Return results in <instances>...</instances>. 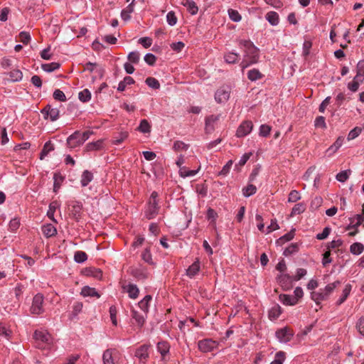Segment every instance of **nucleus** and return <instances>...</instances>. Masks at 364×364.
Instances as JSON below:
<instances>
[{"label": "nucleus", "mask_w": 364, "mask_h": 364, "mask_svg": "<svg viewBox=\"0 0 364 364\" xmlns=\"http://www.w3.org/2000/svg\"><path fill=\"white\" fill-rule=\"evenodd\" d=\"M122 288L128 293L129 298L135 299L138 297L139 290L136 284H129L127 285L122 286Z\"/></svg>", "instance_id": "a211bd4d"}, {"label": "nucleus", "mask_w": 364, "mask_h": 364, "mask_svg": "<svg viewBox=\"0 0 364 364\" xmlns=\"http://www.w3.org/2000/svg\"><path fill=\"white\" fill-rule=\"evenodd\" d=\"M351 289L352 286L350 284L346 285L344 289L343 290V293L341 298L336 301L337 306H340L347 299L348 296L350 293Z\"/></svg>", "instance_id": "c756f323"}, {"label": "nucleus", "mask_w": 364, "mask_h": 364, "mask_svg": "<svg viewBox=\"0 0 364 364\" xmlns=\"http://www.w3.org/2000/svg\"><path fill=\"white\" fill-rule=\"evenodd\" d=\"M42 114H44V117L50 119L53 122L58 119L59 117V110L58 108H53L50 105H47L42 110Z\"/></svg>", "instance_id": "ddd939ff"}, {"label": "nucleus", "mask_w": 364, "mask_h": 364, "mask_svg": "<svg viewBox=\"0 0 364 364\" xmlns=\"http://www.w3.org/2000/svg\"><path fill=\"white\" fill-rule=\"evenodd\" d=\"M167 23L173 26L177 23V17L173 11H169L166 15Z\"/></svg>", "instance_id": "774afa93"}, {"label": "nucleus", "mask_w": 364, "mask_h": 364, "mask_svg": "<svg viewBox=\"0 0 364 364\" xmlns=\"http://www.w3.org/2000/svg\"><path fill=\"white\" fill-rule=\"evenodd\" d=\"M285 358V353L284 351H279L276 353L274 360L270 364H283Z\"/></svg>", "instance_id": "bf43d9fd"}, {"label": "nucleus", "mask_w": 364, "mask_h": 364, "mask_svg": "<svg viewBox=\"0 0 364 364\" xmlns=\"http://www.w3.org/2000/svg\"><path fill=\"white\" fill-rule=\"evenodd\" d=\"M128 272L134 278L140 279H146L148 277V273L142 268L131 267Z\"/></svg>", "instance_id": "f3484780"}, {"label": "nucleus", "mask_w": 364, "mask_h": 364, "mask_svg": "<svg viewBox=\"0 0 364 364\" xmlns=\"http://www.w3.org/2000/svg\"><path fill=\"white\" fill-rule=\"evenodd\" d=\"M157 350L164 358L169 352L170 344L168 341H162L157 343Z\"/></svg>", "instance_id": "aec40b11"}, {"label": "nucleus", "mask_w": 364, "mask_h": 364, "mask_svg": "<svg viewBox=\"0 0 364 364\" xmlns=\"http://www.w3.org/2000/svg\"><path fill=\"white\" fill-rule=\"evenodd\" d=\"M42 232L46 237H53L57 234V230L52 224L43 225Z\"/></svg>", "instance_id": "4be33fe9"}, {"label": "nucleus", "mask_w": 364, "mask_h": 364, "mask_svg": "<svg viewBox=\"0 0 364 364\" xmlns=\"http://www.w3.org/2000/svg\"><path fill=\"white\" fill-rule=\"evenodd\" d=\"M362 132V128L359 127H356L352 130L350 131L348 135V140H352L355 139L357 136L360 135V134Z\"/></svg>", "instance_id": "e2e57ef3"}, {"label": "nucleus", "mask_w": 364, "mask_h": 364, "mask_svg": "<svg viewBox=\"0 0 364 364\" xmlns=\"http://www.w3.org/2000/svg\"><path fill=\"white\" fill-rule=\"evenodd\" d=\"M306 210V205L304 203H299L293 207L290 217H294L296 215H299L304 213Z\"/></svg>", "instance_id": "c9c22d12"}, {"label": "nucleus", "mask_w": 364, "mask_h": 364, "mask_svg": "<svg viewBox=\"0 0 364 364\" xmlns=\"http://www.w3.org/2000/svg\"><path fill=\"white\" fill-rule=\"evenodd\" d=\"M228 12L230 18L232 21L239 22L241 20L242 16L237 10H235L232 9H229Z\"/></svg>", "instance_id": "6e6d98bb"}, {"label": "nucleus", "mask_w": 364, "mask_h": 364, "mask_svg": "<svg viewBox=\"0 0 364 364\" xmlns=\"http://www.w3.org/2000/svg\"><path fill=\"white\" fill-rule=\"evenodd\" d=\"M132 317L134 318L137 323V325L139 327H142L145 319L143 315L140 314L138 311H136L135 309L132 310Z\"/></svg>", "instance_id": "ea45409f"}, {"label": "nucleus", "mask_w": 364, "mask_h": 364, "mask_svg": "<svg viewBox=\"0 0 364 364\" xmlns=\"http://www.w3.org/2000/svg\"><path fill=\"white\" fill-rule=\"evenodd\" d=\"M87 259V255L83 251H76L74 255V260L77 263H82Z\"/></svg>", "instance_id": "a18cd8bd"}, {"label": "nucleus", "mask_w": 364, "mask_h": 364, "mask_svg": "<svg viewBox=\"0 0 364 364\" xmlns=\"http://www.w3.org/2000/svg\"><path fill=\"white\" fill-rule=\"evenodd\" d=\"M257 191V188L255 185L249 184L242 188V193L245 197H249L255 194Z\"/></svg>", "instance_id": "864d4df0"}, {"label": "nucleus", "mask_w": 364, "mask_h": 364, "mask_svg": "<svg viewBox=\"0 0 364 364\" xmlns=\"http://www.w3.org/2000/svg\"><path fill=\"white\" fill-rule=\"evenodd\" d=\"M363 82V79H357V77H354L353 81L348 84V88L352 92H356L360 83Z\"/></svg>", "instance_id": "49530a36"}, {"label": "nucleus", "mask_w": 364, "mask_h": 364, "mask_svg": "<svg viewBox=\"0 0 364 364\" xmlns=\"http://www.w3.org/2000/svg\"><path fill=\"white\" fill-rule=\"evenodd\" d=\"M278 282L282 287L285 289H289L292 287V282L294 281L292 276L287 274H282L278 276Z\"/></svg>", "instance_id": "dca6fc26"}, {"label": "nucleus", "mask_w": 364, "mask_h": 364, "mask_svg": "<svg viewBox=\"0 0 364 364\" xmlns=\"http://www.w3.org/2000/svg\"><path fill=\"white\" fill-rule=\"evenodd\" d=\"M70 212L69 215L71 218L74 219L76 221H79V220L82 217V204L79 201H73L70 205Z\"/></svg>", "instance_id": "0eeeda50"}, {"label": "nucleus", "mask_w": 364, "mask_h": 364, "mask_svg": "<svg viewBox=\"0 0 364 364\" xmlns=\"http://www.w3.org/2000/svg\"><path fill=\"white\" fill-rule=\"evenodd\" d=\"M44 296L41 294H37L34 296L30 311L32 314L39 315L44 311L43 309Z\"/></svg>", "instance_id": "39448f33"}, {"label": "nucleus", "mask_w": 364, "mask_h": 364, "mask_svg": "<svg viewBox=\"0 0 364 364\" xmlns=\"http://www.w3.org/2000/svg\"><path fill=\"white\" fill-rule=\"evenodd\" d=\"M119 352L115 348H108L104 351L102 360L104 364H115L114 360Z\"/></svg>", "instance_id": "f8f14e48"}, {"label": "nucleus", "mask_w": 364, "mask_h": 364, "mask_svg": "<svg viewBox=\"0 0 364 364\" xmlns=\"http://www.w3.org/2000/svg\"><path fill=\"white\" fill-rule=\"evenodd\" d=\"M294 231L291 230V231L287 232V234H285L284 235L282 236L281 237H279L277 240V243L279 244V245H282L284 242L292 240L294 238Z\"/></svg>", "instance_id": "8fccbe9b"}, {"label": "nucleus", "mask_w": 364, "mask_h": 364, "mask_svg": "<svg viewBox=\"0 0 364 364\" xmlns=\"http://www.w3.org/2000/svg\"><path fill=\"white\" fill-rule=\"evenodd\" d=\"M279 300L284 305L293 306L297 304V299L288 294H280Z\"/></svg>", "instance_id": "b1692460"}, {"label": "nucleus", "mask_w": 364, "mask_h": 364, "mask_svg": "<svg viewBox=\"0 0 364 364\" xmlns=\"http://www.w3.org/2000/svg\"><path fill=\"white\" fill-rule=\"evenodd\" d=\"M200 262L197 259L186 270V274L189 277L192 278L195 277L200 271Z\"/></svg>", "instance_id": "6ab92c4d"}, {"label": "nucleus", "mask_w": 364, "mask_h": 364, "mask_svg": "<svg viewBox=\"0 0 364 364\" xmlns=\"http://www.w3.org/2000/svg\"><path fill=\"white\" fill-rule=\"evenodd\" d=\"M152 297L151 295H146L144 298L138 303L139 307L146 314L149 311V302L151 301Z\"/></svg>", "instance_id": "a878e982"}, {"label": "nucleus", "mask_w": 364, "mask_h": 364, "mask_svg": "<svg viewBox=\"0 0 364 364\" xmlns=\"http://www.w3.org/2000/svg\"><path fill=\"white\" fill-rule=\"evenodd\" d=\"M93 179V174L88 170L82 172L80 183L82 187L87 186Z\"/></svg>", "instance_id": "393cba45"}, {"label": "nucleus", "mask_w": 364, "mask_h": 364, "mask_svg": "<svg viewBox=\"0 0 364 364\" xmlns=\"http://www.w3.org/2000/svg\"><path fill=\"white\" fill-rule=\"evenodd\" d=\"M78 98L82 102H87L91 99V92L88 89H84L79 92Z\"/></svg>", "instance_id": "37998d69"}, {"label": "nucleus", "mask_w": 364, "mask_h": 364, "mask_svg": "<svg viewBox=\"0 0 364 364\" xmlns=\"http://www.w3.org/2000/svg\"><path fill=\"white\" fill-rule=\"evenodd\" d=\"M253 128V124L252 121L246 120L242 122L239 126L236 132V136L237 137H244L249 134Z\"/></svg>", "instance_id": "1a4fd4ad"}, {"label": "nucleus", "mask_w": 364, "mask_h": 364, "mask_svg": "<svg viewBox=\"0 0 364 364\" xmlns=\"http://www.w3.org/2000/svg\"><path fill=\"white\" fill-rule=\"evenodd\" d=\"M341 284L340 281H336L327 284L324 289H320L318 291L311 293V298L319 306L322 301L327 300L334 289Z\"/></svg>", "instance_id": "f03ea898"}, {"label": "nucleus", "mask_w": 364, "mask_h": 364, "mask_svg": "<svg viewBox=\"0 0 364 364\" xmlns=\"http://www.w3.org/2000/svg\"><path fill=\"white\" fill-rule=\"evenodd\" d=\"M343 141L344 138L343 136L338 137L336 141L328 149L327 151L330 152V154H334L342 146Z\"/></svg>", "instance_id": "4c0bfd02"}, {"label": "nucleus", "mask_w": 364, "mask_h": 364, "mask_svg": "<svg viewBox=\"0 0 364 364\" xmlns=\"http://www.w3.org/2000/svg\"><path fill=\"white\" fill-rule=\"evenodd\" d=\"M103 141L97 140V141L88 143L85 146V151H92L100 150L102 148Z\"/></svg>", "instance_id": "72a5a7b5"}, {"label": "nucleus", "mask_w": 364, "mask_h": 364, "mask_svg": "<svg viewBox=\"0 0 364 364\" xmlns=\"http://www.w3.org/2000/svg\"><path fill=\"white\" fill-rule=\"evenodd\" d=\"M293 331L288 327L279 328L276 331V336L281 342L287 343L291 341Z\"/></svg>", "instance_id": "9d476101"}, {"label": "nucleus", "mask_w": 364, "mask_h": 364, "mask_svg": "<svg viewBox=\"0 0 364 364\" xmlns=\"http://www.w3.org/2000/svg\"><path fill=\"white\" fill-rule=\"evenodd\" d=\"M87 274L90 275L97 279H101L102 277V272L100 269L90 267L87 269Z\"/></svg>", "instance_id": "de8ad7c7"}, {"label": "nucleus", "mask_w": 364, "mask_h": 364, "mask_svg": "<svg viewBox=\"0 0 364 364\" xmlns=\"http://www.w3.org/2000/svg\"><path fill=\"white\" fill-rule=\"evenodd\" d=\"M150 345L144 344L136 349L134 355L139 358V362L145 364L149 357V349Z\"/></svg>", "instance_id": "6e6552de"}, {"label": "nucleus", "mask_w": 364, "mask_h": 364, "mask_svg": "<svg viewBox=\"0 0 364 364\" xmlns=\"http://www.w3.org/2000/svg\"><path fill=\"white\" fill-rule=\"evenodd\" d=\"M300 198H301V196H300L299 192L296 190H293L289 194L288 202L295 203V202L298 201L299 200H300Z\"/></svg>", "instance_id": "680f3d73"}, {"label": "nucleus", "mask_w": 364, "mask_h": 364, "mask_svg": "<svg viewBox=\"0 0 364 364\" xmlns=\"http://www.w3.org/2000/svg\"><path fill=\"white\" fill-rule=\"evenodd\" d=\"M239 45L242 48L245 53L243 60L240 65L242 70H244V69L258 62L259 50L250 40H241Z\"/></svg>", "instance_id": "f257e3e1"}, {"label": "nucleus", "mask_w": 364, "mask_h": 364, "mask_svg": "<svg viewBox=\"0 0 364 364\" xmlns=\"http://www.w3.org/2000/svg\"><path fill=\"white\" fill-rule=\"evenodd\" d=\"M141 259L147 264L150 265L155 264L154 262L152 259V255L149 247L144 249V250L141 252Z\"/></svg>", "instance_id": "c85d7f7f"}, {"label": "nucleus", "mask_w": 364, "mask_h": 364, "mask_svg": "<svg viewBox=\"0 0 364 364\" xmlns=\"http://www.w3.org/2000/svg\"><path fill=\"white\" fill-rule=\"evenodd\" d=\"M183 5L187 8V10L191 14L194 15L197 14L198 9L193 1L184 0Z\"/></svg>", "instance_id": "473e14b6"}, {"label": "nucleus", "mask_w": 364, "mask_h": 364, "mask_svg": "<svg viewBox=\"0 0 364 364\" xmlns=\"http://www.w3.org/2000/svg\"><path fill=\"white\" fill-rule=\"evenodd\" d=\"M12 331L6 326V324L0 323V336L9 339L11 336Z\"/></svg>", "instance_id": "5fc2aeb1"}, {"label": "nucleus", "mask_w": 364, "mask_h": 364, "mask_svg": "<svg viewBox=\"0 0 364 364\" xmlns=\"http://www.w3.org/2000/svg\"><path fill=\"white\" fill-rule=\"evenodd\" d=\"M53 96L55 100L60 102H65L67 100L64 92L59 89H57L54 91Z\"/></svg>", "instance_id": "338daca9"}, {"label": "nucleus", "mask_w": 364, "mask_h": 364, "mask_svg": "<svg viewBox=\"0 0 364 364\" xmlns=\"http://www.w3.org/2000/svg\"><path fill=\"white\" fill-rule=\"evenodd\" d=\"M138 130L141 133H149L151 132V126L146 119H142L140 122Z\"/></svg>", "instance_id": "09e8293b"}, {"label": "nucleus", "mask_w": 364, "mask_h": 364, "mask_svg": "<svg viewBox=\"0 0 364 364\" xmlns=\"http://www.w3.org/2000/svg\"><path fill=\"white\" fill-rule=\"evenodd\" d=\"M263 75L259 72V70L254 68L248 71L247 77L251 81H256L263 77Z\"/></svg>", "instance_id": "7c9ffc66"}, {"label": "nucleus", "mask_w": 364, "mask_h": 364, "mask_svg": "<svg viewBox=\"0 0 364 364\" xmlns=\"http://www.w3.org/2000/svg\"><path fill=\"white\" fill-rule=\"evenodd\" d=\"M218 343L211 338H205L198 343V349L203 353H209L216 348Z\"/></svg>", "instance_id": "423d86ee"}, {"label": "nucleus", "mask_w": 364, "mask_h": 364, "mask_svg": "<svg viewBox=\"0 0 364 364\" xmlns=\"http://www.w3.org/2000/svg\"><path fill=\"white\" fill-rule=\"evenodd\" d=\"M83 304L81 301H75L73 305L72 314L73 316H76L79 313L82 311Z\"/></svg>", "instance_id": "69168bd1"}, {"label": "nucleus", "mask_w": 364, "mask_h": 364, "mask_svg": "<svg viewBox=\"0 0 364 364\" xmlns=\"http://www.w3.org/2000/svg\"><path fill=\"white\" fill-rule=\"evenodd\" d=\"M9 80L12 82L20 81L23 77L22 72L18 69H14L8 73Z\"/></svg>", "instance_id": "e433bc0d"}, {"label": "nucleus", "mask_w": 364, "mask_h": 364, "mask_svg": "<svg viewBox=\"0 0 364 364\" xmlns=\"http://www.w3.org/2000/svg\"><path fill=\"white\" fill-rule=\"evenodd\" d=\"M60 67V64L57 62H53L50 63H45L41 65V68L43 70L47 73L53 72L55 70H58Z\"/></svg>", "instance_id": "58836bf2"}, {"label": "nucleus", "mask_w": 364, "mask_h": 364, "mask_svg": "<svg viewBox=\"0 0 364 364\" xmlns=\"http://www.w3.org/2000/svg\"><path fill=\"white\" fill-rule=\"evenodd\" d=\"M36 347L45 349L50 343L51 336L46 331L36 330L33 333Z\"/></svg>", "instance_id": "20e7f679"}, {"label": "nucleus", "mask_w": 364, "mask_h": 364, "mask_svg": "<svg viewBox=\"0 0 364 364\" xmlns=\"http://www.w3.org/2000/svg\"><path fill=\"white\" fill-rule=\"evenodd\" d=\"M128 137V132H122L119 134V136H116L112 140V144L119 145L122 144Z\"/></svg>", "instance_id": "13d9d810"}, {"label": "nucleus", "mask_w": 364, "mask_h": 364, "mask_svg": "<svg viewBox=\"0 0 364 364\" xmlns=\"http://www.w3.org/2000/svg\"><path fill=\"white\" fill-rule=\"evenodd\" d=\"M299 250L298 243H291L284 251V255L289 256L297 252Z\"/></svg>", "instance_id": "c03bdc74"}, {"label": "nucleus", "mask_w": 364, "mask_h": 364, "mask_svg": "<svg viewBox=\"0 0 364 364\" xmlns=\"http://www.w3.org/2000/svg\"><path fill=\"white\" fill-rule=\"evenodd\" d=\"M266 19L272 26H276L279 23V15L275 11H269L265 16Z\"/></svg>", "instance_id": "f704fd0d"}, {"label": "nucleus", "mask_w": 364, "mask_h": 364, "mask_svg": "<svg viewBox=\"0 0 364 364\" xmlns=\"http://www.w3.org/2000/svg\"><path fill=\"white\" fill-rule=\"evenodd\" d=\"M54 185H53V191L57 192L58 190L60 187V183H62L64 180V177L62 176L60 173H54Z\"/></svg>", "instance_id": "3c124183"}, {"label": "nucleus", "mask_w": 364, "mask_h": 364, "mask_svg": "<svg viewBox=\"0 0 364 364\" xmlns=\"http://www.w3.org/2000/svg\"><path fill=\"white\" fill-rule=\"evenodd\" d=\"M364 251V245L360 242H354L350 246V252L353 255H358Z\"/></svg>", "instance_id": "2f4dec72"}, {"label": "nucleus", "mask_w": 364, "mask_h": 364, "mask_svg": "<svg viewBox=\"0 0 364 364\" xmlns=\"http://www.w3.org/2000/svg\"><path fill=\"white\" fill-rule=\"evenodd\" d=\"M240 55L237 53L229 52L224 55V59L227 63L235 64L238 62Z\"/></svg>", "instance_id": "bb28decb"}, {"label": "nucleus", "mask_w": 364, "mask_h": 364, "mask_svg": "<svg viewBox=\"0 0 364 364\" xmlns=\"http://www.w3.org/2000/svg\"><path fill=\"white\" fill-rule=\"evenodd\" d=\"M60 205L57 200L51 202L49 205V208L47 212L48 217L54 223H57V220L54 218L55 210L59 208Z\"/></svg>", "instance_id": "412c9836"}, {"label": "nucleus", "mask_w": 364, "mask_h": 364, "mask_svg": "<svg viewBox=\"0 0 364 364\" xmlns=\"http://www.w3.org/2000/svg\"><path fill=\"white\" fill-rule=\"evenodd\" d=\"M81 295L83 296H93L100 298V294L96 291L95 288L88 286L84 287L81 290Z\"/></svg>", "instance_id": "5701e85b"}, {"label": "nucleus", "mask_w": 364, "mask_h": 364, "mask_svg": "<svg viewBox=\"0 0 364 364\" xmlns=\"http://www.w3.org/2000/svg\"><path fill=\"white\" fill-rule=\"evenodd\" d=\"M188 146H189L188 144H186L181 141H176L173 143V149L176 151H183V150L186 151L188 149Z\"/></svg>", "instance_id": "0e129e2a"}, {"label": "nucleus", "mask_w": 364, "mask_h": 364, "mask_svg": "<svg viewBox=\"0 0 364 364\" xmlns=\"http://www.w3.org/2000/svg\"><path fill=\"white\" fill-rule=\"evenodd\" d=\"M134 11V4L133 2L129 4L126 9H123L121 12V17L124 21H127L130 19V14Z\"/></svg>", "instance_id": "a19ab883"}, {"label": "nucleus", "mask_w": 364, "mask_h": 364, "mask_svg": "<svg viewBox=\"0 0 364 364\" xmlns=\"http://www.w3.org/2000/svg\"><path fill=\"white\" fill-rule=\"evenodd\" d=\"M54 150V145L51 143L50 141H48L45 143L43 149L40 154V159L43 160L51 151Z\"/></svg>", "instance_id": "cd10ccee"}, {"label": "nucleus", "mask_w": 364, "mask_h": 364, "mask_svg": "<svg viewBox=\"0 0 364 364\" xmlns=\"http://www.w3.org/2000/svg\"><path fill=\"white\" fill-rule=\"evenodd\" d=\"M145 82L149 87H150L154 90H158L160 87V83H159V80L154 77H147L145 80Z\"/></svg>", "instance_id": "603ef678"}, {"label": "nucleus", "mask_w": 364, "mask_h": 364, "mask_svg": "<svg viewBox=\"0 0 364 364\" xmlns=\"http://www.w3.org/2000/svg\"><path fill=\"white\" fill-rule=\"evenodd\" d=\"M127 59L130 63L137 64L139 62L140 54L137 51H132L129 53Z\"/></svg>", "instance_id": "052dcab7"}, {"label": "nucleus", "mask_w": 364, "mask_h": 364, "mask_svg": "<svg viewBox=\"0 0 364 364\" xmlns=\"http://www.w3.org/2000/svg\"><path fill=\"white\" fill-rule=\"evenodd\" d=\"M198 169L189 170L188 168L183 166V167L180 168L179 174L181 177L186 178V177L195 176L198 173Z\"/></svg>", "instance_id": "79ce46f5"}, {"label": "nucleus", "mask_w": 364, "mask_h": 364, "mask_svg": "<svg viewBox=\"0 0 364 364\" xmlns=\"http://www.w3.org/2000/svg\"><path fill=\"white\" fill-rule=\"evenodd\" d=\"M220 119V115H210L205 118V130L208 134L212 133L215 130V124Z\"/></svg>", "instance_id": "4468645a"}, {"label": "nucleus", "mask_w": 364, "mask_h": 364, "mask_svg": "<svg viewBox=\"0 0 364 364\" xmlns=\"http://www.w3.org/2000/svg\"><path fill=\"white\" fill-rule=\"evenodd\" d=\"M66 144L70 149H75L83 144L80 137V131H75L70 135L67 139Z\"/></svg>", "instance_id": "9b49d317"}, {"label": "nucleus", "mask_w": 364, "mask_h": 364, "mask_svg": "<svg viewBox=\"0 0 364 364\" xmlns=\"http://www.w3.org/2000/svg\"><path fill=\"white\" fill-rule=\"evenodd\" d=\"M159 194L156 191H153L146 203L144 215L148 220L154 219L159 214Z\"/></svg>", "instance_id": "7ed1b4c3"}, {"label": "nucleus", "mask_w": 364, "mask_h": 364, "mask_svg": "<svg viewBox=\"0 0 364 364\" xmlns=\"http://www.w3.org/2000/svg\"><path fill=\"white\" fill-rule=\"evenodd\" d=\"M230 89L228 87H220L215 94V99L218 103L226 102L230 97Z\"/></svg>", "instance_id": "2eb2a0df"}, {"label": "nucleus", "mask_w": 364, "mask_h": 364, "mask_svg": "<svg viewBox=\"0 0 364 364\" xmlns=\"http://www.w3.org/2000/svg\"><path fill=\"white\" fill-rule=\"evenodd\" d=\"M357 79L364 80V61H359L356 68V75L355 76Z\"/></svg>", "instance_id": "4d7b16f0"}]
</instances>
